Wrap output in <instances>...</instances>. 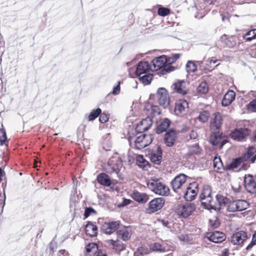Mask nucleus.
Masks as SVG:
<instances>
[{"mask_svg": "<svg viewBox=\"0 0 256 256\" xmlns=\"http://www.w3.org/2000/svg\"><path fill=\"white\" fill-rule=\"evenodd\" d=\"M147 186L156 194L164 196L170 194L169 187L160 178H150L147 183Z\"/></svg>", "mask_w": 256, "mask_h": 256, "instance_id": "nucleus-1", "label": "nucleus"}, {"mask_svg": "<svg viewBox=\"0 0 256 256\" xmlns=\"http://www.w3.org/2000/svg\"><path fill=\"white\" fill-rule=\"evenodd\" d=\"M152 64L151 66L152 70L154 71L160 70V72L163 75L166 74L174 70V68L168 63V60L165 56L156 58L152 60Z\"/></svg>", "mask_w": 256, "mask_h": 256, "instance_id": "nucleus-2", "label": "nucleus"}, {"mask_svg": "<svg viewBox=\"0 0 256 256\" xmlns=\"http://www.w3.org/2000/svg\"><path fill=\"white\" fill-rule=\"evenodd\" d=\"M202 205L208 210H216L217 206L212 196V190L208 186H204L200 195Z\"/></svg>", "mask_w": 256, "mask_h": 256, "instance_id": "nucleus-3", "label": "nucleus"}, {"mask_svg": "<svg viewBox=\"0 0 256 256\" xmlns=\"http://www.w3.org/2000/svg\"><path fill=\"white\" fill-rule=\"evenodd\" d=\"M186 180L187 176L184 174H180L176 176L170 182L173 190L179 195L182 194L186 186Z\"/></svg>", "mask_w": 256, "mask_h": 256, "instance_id": "nucleus-4", "label": "nucleus"}, {"mask_svg": "<svg viewBox=\"0 0 256 256\" xmlns=\"http://www.w3.org/2000/svg\"><path fill=\"white\" fill-rule=\"evenodd\" d=\"M190 111L188 102L184 99L180 98L176 100L174 106V113L179 117H183L186 116Z\"/></svg>", "mask_w": 256, "mask_h": 256, "instance_id": "nucleus-5", "label": "nucleus"}, {"mask_svg": "<svg viewBox=\"0 0 256 256\" xmlns=\"http://www.w3.org/2000/svg\"><path fill=\"white\" fill-rule=\"evenodd\" d=\"M251 130L246 128H238L234 129L230 134L233 140L238 142H244L250 135Z\"/></svg>", "mask_w": 256, "mask_h": 256, "instance_id": "nucleus-6", "label": "nucleus"}, {"mask_svg": "<svg viewBox=\"0 0 256 256\" xmlns=\"http://www.w3.org/2000/svg\"><path fill=\"white\" fill-rule=\"evenodd\" d=\"M246 162L242 155L238 158H233L229 164L226 165L225 170L239 172L242 170H246V164L244 163Z\"/></svg>", "mask_w": 256, "mask_h": 256, "instance_id": "nucleus-7", "label": "nucleus"}, {"mask_svg": "<svg viewBox=\"0 0 256 256\" xmlns=\"http://www.w3.org/2000/svg\"><path fill=\"white\" fill-rule=\"evenodd\" d=\"M108 164V167L106 169V172L109 174H112L122 166V160L118 154L115 153L109 159Z\"/></svg>", "mask_w": 256, "mask_h": 256, "instance_id": "nucleus-8", "label": "nucleus"}, {"mask_svg": "<svg viewBox=\"0 0 256 256\" xmlns=\"http://www.w3.org/2000/svg\"><path fill=\"white\" fill-rule=\"evenodd\" d=\"M198 192V184L196 182L190 183L184 190V198L186 201L193 200Z\"/></svg>", "mask_w": 256, "mask_h": 256, "instance_id": "nucleus-9", "label": "nucleus"}, {"mask_svg": "<svg viewBox=\"0 0 256 256\" xmlns=\"http://www.w3.org/2000/svg\"><path fill=\"white\" fill-rule=\"evenodd\" d=\"M196 210V206L194 204L188 203L178 204L176 209L178 215L183 218H187L190 216Z\"/></svg>", "mask_w": 256, "mask_h": 256, "instance_id": "nucleus-10", "label": "nucleus"}, {"mask_svg": "<svg viewBox=\"0 0 256 256\" xmlns=\"http://www.w3.org/2000/svg\"><path fill=\"white\" fill-rule=\"evenodd\" d=\"M248 207L249 204L246 200H238L230 201L228 203L227 209L229 212H234L245 210Z\"/></svg>", "mask_w": 256, "mask_h": 256, "instance_id": "nucleus-11", "label": "nucleus"}, {"mask_svg": "<svg viewBox=\"0 0 256 256\" xmlns=\"http://www.w3.org/2000/svg\"><path fill=\"white\" fill-rule=\"evenodd\" d=\"M244 186L246 190L252 194H256V174H246L244 177Z\"/></svg>", "mask_w": 256, "mask_h": 256, "instance_id": "nucleus-12", "label": "nucleus"}, {"mask_svg": "<svg viewBox=\"0 0 256 256\" xmlns=\"http://www.w3.org/2000/svg\"><path fill=\"white\" fill-rule=\"evenodd\" d=\"M158 102L162 107L166 108L170 103V98L168 92L164 88H160L157 90Z\"/></svg>", "mask_w": 256, "mask_h": 256, "instance_id": "nucleus-13", "label": "nucleus"}, {"mask_svg": "<svg viewBox=\"0 0 256 256\" xmlns=\"http://www.w3.org/2000/svg\"><path fill=\"white\" fill-rule=\"evenodd\" d=\"M211 144L216 146L222 148L223 146L227 142L225 136L219 131L212 132L210 138Z\"/></svg>", "mask_w": 256, "mask_h": 256, "instance_id": "nucleus-14", "label": "nucleus"}, {"mask_svg": "<svg viewBox=\"0 0 256 256\" xmlns=\"http://www.w3.org/2000/svg\"><path fill=\"white\" fill-rule=\"evenodd\" d=\"M120 224L119 220L104 222L102 224L101 230L106 234H111L119 228Z\"/></svg>", "mask_w": 256, "mask_h": 256, "instance_id": "nucleus-15", "label": "nucleus"}, {"mask_svg": "<svg viewBox=\"0 0 256 256\" xmlns=\"http://www.w3.org/2000/svg\"><path fill=\"white\" fill-rule=\"evenodd\" d=\"M205 238L213 242L220 243L226 240V235L220 231L209 232H206Z\"/></svg>", "mask_w": 256, "mask_h": 256, "instance_id": "nucleus-16", "label": "nucleus"}, {"mask_svg": "<svg viewBox=\"0 0 256 256\" xmlns=\"http://www.w3.org/2000/svg\"><path fill=\"white\" fill-rule=\"evenodd\" d=\"M222 124V118L221 114L219 112L214 113L210 118V127L214 130H218Z\"/></svg>", "mask_w": 256, "mask_h": 256, "instance_id": "nucleus-17", "label": "nucleus"}, {"mask_svg": "<svg viewBox=\"0 0 256 256\" xmlns=\"http://www.w3.org/2000/svg\"><path fill=\"white\" fill-rule=\"evenodd\" d=\"M165 200L162 198H158L152 200L148 204V210L149 213L154 212L160 210L164 206Z\"/></svg>", "mask_w": 256, "mask_h": 256, "instance_id": "nucleus-18", "label": "nucleus"}, {"mask_svg": "<svg viewBox=\"0 0 256 256\" xmlns=\"http://www.w3.org/2000/svg\"><path fill=\"white\" fill-rule=\"evenodd\" d=\"M248 235L243 230L235 232L231 236L230 242L234 245L242 244L247 239Z\"/></svg>", "mask_w": 256, "mask_h": 256, "instance_id": "nucleus-19", "label": "nucleus"}, {"mask_svg": "<svg viewBox=\"0 0 256 256\" xmlns=\"http://www.w3.org/2000/svg\"><path fill=\"white\" fill-rule=\"evenodd\" d=\"M186 83L184 80H178L172 85L173 92L182 96L188 94V90L186 88Z\"/></svg>", "mask_w": 256, "mask_h": 256, "instance_id": "nucleus-20", "label": "nucleus"}, {"mask_svg": "<svg viewBox=\"0 0 256 256\" xmlns=\"http://www.w3.org/2000/svg\"><path fill=\"white\" fill-rule=\"evenodd\" d=\"M106 243L108 246L117 252H122L126 248V245L118 238L116 240H106Z\"/></svg>", "mask_w": 256, "mask_h": 256, "instance_id": "nucleus-21", "label": "nucleus"}, {"mask_svg": "<svg viewBox=\"0 0 256 256\" xmlns=\"http://www.w3.org/2000/svg\"><path fill=\"white\" fill-rule=\"evenodd\" d=\"M162 150L160 146H158L156 149L152 150L150 154V158L152 162L156 164H160L162 161Z\"/></svg>", "mask_w": 256, "mask_h": 256, "instance_id": "nucleus-22", "label": "nucleus"}, {"mask_svg": "<svg viewBox=\"0 0 256 256\" xmlns=\"http://www.w3.org/2000/svg\"><path fill=\"white\" fill-rule=\"evenodd\" d=\"M152 120L150 117L142 119L136 128V131L139 133H142L148 130L152 126Z\"/></svg>", "mask_w": 256, "mask_h": 256, "instance_id": "nucleus-23", "label": "nucleus"}, {"mask_svg": "<svg viewBox=\"0 0 256 256\" xmlns=\"http://www.w3.org/2000/svg\"><path fill=\"white\" fill-rule=\"evenodd\" d=\"M150 70H152V67L148 62L140 61L137 66L136 74L140 76L143 74H147Z\"/></svg>", "mask_w": 256, "mask_h": 256, "instance_id": "nucleus-24", "label": "nucleus"}, {"mask_svg": "<svg viewBox=\"0 0 256 256\" xmlns=\"http://www.w3.org/2000/svg\"><path fill=\"white\" fill-rule=\"evenodd\" d=\"M177 133L175 130H170L165 134L164 140L166 146H172L176 141Z\"/></svg>", "mask_w": 256, "mask_h": 256, "instance_id": "nucleus-25", "label": "nucleus"}, {"mask_svg": "<svg viewBox=\"0 0 256 256\" xmlns=\"http://www.w3.org/2000/svg\"><path fill=\"white\" fill-rule=\"evenodd\" d=\"M242 156L246 162L250 161L251 163H254L256 160V147L249 146Z\"/></svg>", "mask_w": 256, "mask_h": 256, "instance_id": "nucleus-26", "label": "nucleus"}, {"mask_svg": "<svg viewBox=\"0 0 256 256\" xmlns=\"http://www.w3.org/2000/svg\"><path fill=\"white\" fill-rule=\"evenodd\" d=\"M86 234L91 238L96 237L98 234V228L94 222H88L85 226Z\"/></svg>", "mask_w": 256, "mask_h": 256, "instance_id": "nucleus-27", "label": "nucleus"}, {"mask_svg": "<svg viewBox=\"0 0 256 256\" xmlns=\"http://www.w3.org/2000/svg\"><path fill=\"white\" fill-rule=\"evenodd\" d=\"M118 237L121 238L123 240H128L132 236V229L130 226H124L117 230Z\"/></svg>", "mask_w": 256, "mask_h": 256, "instance_id": "nucleus-28", "label": "nucleus"}, {"mask_svg": "<svg viewBox=\"0 0 256 256\" xmlns=\"http://www.w3.org/2000/svg\"><path fill=\"white\" fill-rule=\"evenodd\" d=\"M130 196L134 200L138 202L146 203L148 200V196L147 194L140 192L137 190H134Z\"/></svg>", "mask_w": 256, "mask_h": 256, "instance_id": "nucleus-29", "label": "nucleus"}, {"mask_svg": "<svg viewBox=\"0 0 256 256\" xmlns=\"http://www.w3.org/2000/svg\"><path fill=\"white\" fill-rule=\"evenodd\" d=\"M235 97L236 93L234 90H228L224 96L222 102V104L224 106L230 105L235 100Z\"/></svg>", "mask_w": 256, "mask_h": 256, "instance_id": "nucleus-30", "label": "nucleus"}, {"mask_svg": "<svg viewBox=\"0 0 256 256\" xmlns=\"http://www.w3.org/2000/svg\"><path fill=\"white\" fill-rule=\"evenodd\" d=\"M146 113L148 115L147 117L151 118L156 115L160 114V108L158 106H154L150 104H148L145 106Z\"/></svg>", "mask_w": 256, "mask_h": 256, "instance_id": "nucleus-31", "label": "nucleus"}, {"mask_svg": "<svg viewBox=\"0 0 256 256\" xmlns=\"http://www.w3.org/2000/svg\"><path fill=\"white\" fill-rule=\"evenodd\" d=\"M98 182L104 186H109L112 182L109 176L105 173H100L97 176Z\"/></svg>", "mask_w": 256, "mask_h": 256, "instance_id": "nucleus-32", "label": "nucleus"}, {"mask_svg": "<svg viewBox=\"0 0 256 256\" xmlns=\"http://www.w3.org/2000/svg\"><path fill=\"white\" fill-rule=\"evenodd\" d=\"M234 38L233 36H228L224 34L220 37V41L224 46L232 48L235 44Z\"/></svg>", "mask_w": 256, "mask_h": 256, "instance_id": "nucleus-33", "label": "nucleus"}, {"mask_svg": "<svg viewBox=\"0 0 256 256\" xmlns=\"http://www.w3.org/2000/svg\"><path fill=\"white\" fill-rule=\"evenodd\" d=\"M144 134H142L140 136H138L135 140L136 148L138 150H141L147 146V144L148 142H146L144 140Z\"/></svg>", "mask_w": 256, "mask_h": 256, "instance_id": "nucleus-34", "label": "nucleus"}, {"mask_svg": "<svg viewBox=\"0 0 256 256\" xmlns=\"http://www.w3.org/2000/svg\"><path fill=\"white\" fill-rule=\"evenodd\" d=\"M170 121L168 118H165L158 126L156 130V133L160 134L166 131L170 126Z\"/></svg>", "mask_w": 256, "mask_h": 256, "instance_id": "nucleus-35", "label": "nucleus"}, {"mask_svg": "<svg viewBox=\"0 0 256 256\" xmlns=\"http://www.w3.org/2000/svg\"><path fill=\"white\" fill-rule=\"evenodd\" d=\"M213 166L215 172H220L222 170H225L220 157L215 156L213 160Z\"/></svg>", "mask_w": 256, "mask_h": 256, "instance_id": "nucleus-36", "label": "nucleus"}, {"mask_svg": "<svg viewBox=\"0 0 256 256\" xmlns=\"http://www.w3.org/2000/svg\"><path fill=\"white\" fill-rule=\"evenodd\" d=\"M136 163L137 165L142 168H146L150 167V164L142 155H138L136 157Z\"/></svg>", "mask_w": 256, "mask_h": 256, "instance_id": "nucleus-37", "label": "nucleus"}, {"mask_svg": "<svg viewBox=\"0 0 256 256\" xmlns=\"http://www.w3.org/2000/svg\"><path fill=\"white\" fill-rule=\"evenodd\" d=\"M210 117V112L208 110H202L200 112L197 119L202 123L208 122Z\"/></svg>", "mask_w": 256, "mask_h": 256, "instance_id": "nucleus-38", "label": "nucleus"}, {"mask_svg": "<svg viewBox=\"0 0 256 256\" xmlns=\"http://www.w3.org/2000/svg\"><path fill=\"white\" fill-rule=\"evenodd\" d=\"M202 149L198 144H194L188 147V152L187 154L188 156L195 154H198L200 153Z\"/></svg>", "mask_w": 256, "mask_h": 256, "instance_id": "nucleus-39", "label": "nucleus"}, {"mask_svg": "<svg viewBox=\"0 0 256 256\" xmlns=\"http://www.w3.org/2000/svg\"><path fill=\"white\" fill-rule=\"evenodd\" d=\"M243 39L246 42L251 41L256 38V29H254L246 32L243 36Z\"/></svg>", "mask_w": 256, "mask_h": 256, "instance_id": "nucleus-40", "label": "nucleus"}, {"mask_svg": "<svg viewBox=\"0 0 256 256\" xmlns=\"http://www.w3.org/2000/svg\"><path fill=\"white\" fill-rule=\"evenodd\" d=\"M85 249L87 254L95 253L98 250V246L95 242L90 243L86 246Z\"/></svg>", "mask_w": 256, "mask_h": 256, "instance_id": "nucleus-41", "label": "nucleus"}, {"mask_svg": "<svg viewBox=\"0 0 256 256\" xmlns=\"http://www.w3.org/2000/svg\"><path fill=\"white\" fill-rule=\"evenodd\" d=\"M216 199L217 202H215V204L218 206L217 208H220L222 204H225L229 202H228V199L224 197L222 194H217L216 196Z\"/></svg>", "mask_w": 256, "mask_h": 256, "instance_id": "nucleus-42", "label": "nucleus"}, {"mask_svg": "<svg viewBox=\"0 0 256 256\" xmlns=\"http://www.w3.org/2000/svg\"><path fill=\"white\" fill-rule=\"evenodd\" d=\"M153 78V75L150 73L144 74L142 76H139V79L140 82L144 84H148L150 83L151 80Z\"/></svg>", "mask_w": 256, "mask_h": 256, "instance_id": "nucleus-43", "label": "nucleus"}, {"mask_svg": "<svg viewBox=\"0 0 256 256\" xmlns=\"http://www.w3.org/2000/svg\"><path fill=\"white\" fill-rule=\"evenodd\" d=\"M186 70L189 74L194 72L197 70L196 64L192 60H188L186 66Z\"/></svg>", "mask_w": 256, "mask_h": 256, "instance_id": "nucleus-44", "label": "nucleus"}, {"mask_svg": "<svg viewBox=\"0 0 256 256\" xmlns=\"http://www.w3.org/2000/svg\"><path fill=\"white\" fill-rule=\"evenodd\" d=\"M197 90L198 93L202 94H206L208 91V86L206 82H202L197 88Z\"/></svg>", "mask_w": 256, "mask_h": 256, "instance_id": "nucleus-45", "label": "nucleus"}, {"mask_svg": "<svg viewBox=\"0 0 256 256\" xmlns=\"http://www.w3.org/2000/svg\"><path fill=\"white\" fill-rule=\"evenodd\" d=\"M102 113V110L100 108L93 110L88 116V120L92 121L95 120Z\"/></svg>", "mask_w": 256, "mask_h": 256, "instance_id": "nucleus-46", "label": "nucleus"}, {"mask_svg": "<svg viewBox=\"0 0 256 256\" xmlns=\"http://www.w3.org/2000/svg\"><path fill=\"white\" fill-rule=\"evenodd\" d=\"M150 249L153 251H157L160 252H164L165 248L162 246L161 244L158 242H154L150 246Z\"/></svg>", "mask_w": 256, "mask_h": 256, "instance_id": "nucleus-47", "label": "nucleus"}, {"mask_svg": "<svg viewBox=\"0 0 256 256\" xmlns=\"http://www.w3.org/2000/svg\"><path fill=\"white\" fill-rule=\"evenodd\" d=\"M148 254V248L140 246L137 248L134 253V256H144Z\"/></svg>", "mask_w": 256, "mask_h": 256, "instance_id": "nucleus-48", "label": "nucleus"}, {"mask_svg": "<svg viewBox=\"0 0 256 256\" xmlns=\"http://www.w3.org/2000/svg\"><path fill=\"white\" fill-rule=\"evenodd\" d=\"M246 110L250 112H256V98L246 105Z\"/></svg>", "mask_w": 256, "mask_h": 256, "instance_id": "nucleus-49", "label": "nucleus"}, {"mask_svg": "<svg viewBox=\"0 0 256 256\" xmlns=\"http://www.w3.org/2000/svg\"><path fill=\"white\" fill-rule=\"evenodd\" d=\"M97 212L92 207H87L85 208L84 212V219L88 218L91 215H95Z\"/></svg>", "mask_w": 256, "mask_h": 256, "instance_id": "nucleus-50", "label": "nucleus"}, {"mask_svg": "<svg viewBox=\"0 0 256 256\" xmlns=\"http://www.w3.org/2000/svg\"><path fill=\"white\" fill-rule=\"evenodd\" d=\"M170 9L167 8L161 7L158 8V14L159 16H166L170 14Z\"/></svg>", "mask_w": 256, "mask_h": 256, "instance_id": "nucleus-51", "label": "nucleus"}, {"mask_svg": "<svg viewBox=\"0 0 256 256\" xmlns=\"http://www.w3.org/2000/svg\"><path fill=\"white\" fill-rule=\"evenodd\" d=\"M0 142L1 144L8 143L6 132L4 129H0Z\"/></svg>", "mask_w": 256, "mask_h": 256, "instance_id": "nucleus-52", "label": "nucleus"}, {"mask_svg": "<svg viewBox=\"0 0 256 256\" xmlns=\"http://www.w3.org/2000/svg\"><path fill=\"white\" fill-rule=\"evenodd\" d=\"M178 238L180 241L186 243H188L192 240V239L190 238V237L187 234H180L178 236Z\"/></svg>", "mask_w": 256, "mask_h": 256, "instance_id": "nucleus-53", "label": "nucleus"}, {"mask_svg": "<svg viewBox=\"0 0 256 256\" xmlns=\"http://www.w3.org/2000/svg\"><path fill=\"white\" fill-rule=\"evenodd\" d=\"M109 118L108 115L105 113H101L100 114L99 120L100 122L104 124L107 122Z\"/></svg>", "mask_w": 256, "mask_h": 256, "instance_id": "nucleus-54", "label": "nucleus"}, {"mask_svg": "<svg viewBox=\"0 0 256 256\" xmlns=\"http://www.w3.org/2000/svg\"><path fill=\"white\" fill-rule=\"evenodd\" d=\"M180 56V54H178L172 56L170 57L168 59V63L172 65V63L174 62L178 58H179Z\"/></svg>", "mask_w": 256, "mask_h": 256, "instance_id": "nucleus-55", "label": "nucleus"}, {"mask_svg": "<svg viewBox=\"0 0 256 256\" xmlns=\"http://www.w3.org/2000/svg\"><path fill=\"white\" fill-rule=\"evenodd\" d=\"M154 136L152 134H144V140L146 142L148 141L149 142L147 144V146L150 144L152 141Z\"/></svg>", "mask_w": 256, "mask_h": 256, "instance_id": "nucleus-56", "label": "nucleus"}, {"mask_svg": "<svg viewBox=\"0 0 256 256\" xmlns=\"http://www.w3.org/2000/svg\"><path fill=\"white\" fill-rule=\"evenodd\" d=\"M120 82L119 81L118 82V85L114 88L112 94H118L120 93Z\"/></svg>", "mask_w": 256, "mask_h": 256, "instance_id": "nucleus-57", "label": "nucleus"}, {"mask_svg": "<svg viewBox=\"0 0 256 256\" xmlns=\"http://www.w3.org/2000/svg\"><path fill=\"white\" fill-rule=\"evenodd\" d=\"M68 252L65 250H61L58 251L57 256H68Z\"/></svg>", "mask_w": 256, "mask_h": 256, "instance_id": "nucleus-58", "label": "nucleus"}, {"mask_svg": "<svg viewBox=\"0 0 256 256\" xmlns=\"http://www.w3.org/2000/svg\"><path fill=\"white\" fill-rule=\"evenodd\" d=\"M3 178H4V179L6 178V172L4 170L0 167V183L2 180Z\"/></svg>", "mask_w": 256, "mask_h": 256, "instance_id": "nucleus-59", "label": "nucleus"}, {"mask_svg": "<svg viewBox=\"0 0 256 256\" xmlns=\"http://www.w3.org/2000/svg\"><path fill=\"white\" fill-rule=\"evenodd\" d=\"M49 248L50 250L54 252L57 248V244L56 242H50L49 245Z\"/></svg>", "mask_w": 256, "mask_h": 256, "instance_id": "nucleus-60", "label": "nucleus"}, {"mask_svg": "<svg viewBox=\"0 0 256 256\" xmlns=\"http://www.w3.org/2000/svg\"><path fill=\"white\" fill-rule=\"evenodd\" d=\"M6 197L4 194L0 192V204L4 206L5 203Z\"/></svg>", "mask_w": 256, "mask_h": 256, "instance_id": "nucleus-61", "label": "nucleus"}, {"mask_svg": "<svg viewBox=\"0 0 256 256\" xmlns=\"http://www.w3.org/2000/svg\"><path fill=\"white\" fill-rule=\"evenodd\" d=\"M96 256H107V255L105 250H98Z\"/></svg>", "mask_w": 256, "mask_h": 256, "instance_id": "nucleus-62", "label": "nucleus"}, {"mask_svg": "<svg viewBox=\"0 0 256 256\" xmlns=\"http://www.w3.org/2000/svg\"><path fill=\"white\" fill-rule=\"evenodd\" d=\"M198 136L197 133L194 131L192 130L190 133V139H196Z\"/></svg>", "mask_w": 256, "mask_h": 256, "instance_id": "nucleus-63", "label": "nucleus"}, {"mask_svg": "<svg viewBox=\"0 0 256 256\" xmlns=\"http://www.w3.org/2000/svg\"><path fill=\"white\" fill-rule=\"evenodd\" d=\"M255 244H256V242L252 240L250 243L247 246L246 249L248 250L252 248Z\"/></svg>", "mask_w": 256, "mask_h": 256, "instance_id": "nucleus-64", "label": "nucleus"}]
</instances>
